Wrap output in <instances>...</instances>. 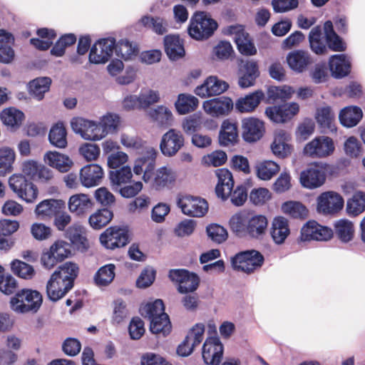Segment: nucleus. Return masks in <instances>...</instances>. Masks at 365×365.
Here are the masks:
<instances>
[{
	"label": "nucleus",
	"mask_w": 365,
	"mask_h": 365,
	"mask_svg": "<svg viewBox=\"0 0 365 365\" xmlns=\"http://www.w3.org/2000/svg\"><path fill=\"white\" fill-rule=\"evenodd\" d=\"M177 202L182 213L190 217H201L208 211L207 202L200 197L186 195L178 197Z\"/></svg>",
	"instance_id": "obj_13"
},
{
	"label": "nucleus",
	"mask_w": 365,
	"mask_h": 365,
	"mask_svg": "<svg viewBox=\"0 0 365 365\" xmlns=\"http://www.w3.org/2000/svg\"><path fill=\"white\" fill-rule=\"evenodd\" d=\"M115 51V39L106 38L98 40L91 48L89 62L94 64L105 63L111 58Z\"/></svg>",
	"instance_id": "obj_14"
},
{
	"label": "nucleus",
	"mask_w": 365,
	"mask_h": 365,
	"mask_svg": "<svg viewBox=\"0 0 365 365\" xmlns=\"http://www.w3.org/2000/svg\"><path fill=\"white\" fill-rule=\"evenodd\" d=\"M104 173L98 164H89L81 169L79 179L86 187H95L101 184Z\"/></svg>",
	"instance_id": "obj_27"
},
{
	"label": "nucleus",
	"mask_w": 365,
	"mask_h": 365,
	"mask_svg": "<svg viewBox=\"0 0 365 365\" xmlns=\"http://www.w3.org/2000/svg\"><path fill=\"white\" fill-rule=\"evenodd\" d=\"M116 55L125 61L136 57L139 50L136 45H133L128 40H121L118 44L115 43Z\"/></svg>",
	"instance_id": "obj_59"
},
{
	"label": "nucleus",
	"mask_w": 365,
	"mask_h": 365,
	"mask_svg": "<svg viewBox=\"0 0 365 365\" xmlns=\"http://www.w3.org/2000/svg\"><path fill=\"white\" fill-rule=\"evenodd\" d=\"M48 140L56 148H65L67 146V130L62 122H58L51 128Z\"/></svg>",
	"instance_id": "obj_43"
},
{
	"label": "nucleus",
	"mask_w": 365,
	"mask_h": 365,
	"mask_svg": "<svg viewBox=\"0 0 365 365\" xmlns=\"http://www.w3.org/2000/svg\"><path fill=\"white\" fill-rule=\"evenodd\" d=\"M239 140V132L237 123L230 119L222 121L218 135V141L220 145L228 147L234 145Z\"/></svg>",
	"instance_id": "obj_28"
},
{
	"label": "nucleus",
	"mask_w": 365,
	"mask_h": 365,
	"mask_svg": "<svg viewBox=\"0 0 365 365\" xmlns=\"http://www.w3.org/2000/svg\"><path fill=\"white\" fill-rule=\"evenodd\" d=\"M15 160V153L9 148H0V176L11 173Z\"/></svg>",
	"instance_id": "obj_61"
},
{
	"label": "nucleus",
	"mask_w": 365,
	"mask_h": 365,
	"mask_svg": "<svg viewBox=\"0 0 365 365\" xmlns=\"http://www.w3.org/2000/svg\"><path fill=\"white\" fill-rule=\"evenodd\" d=\"M115 266L108 264L101 267L93 277L95 284L98 287H106L110 284L115 277Z\"/></svg>",
	"instance_id": "obj_53"
},
{
	"label": "nucleus",
	"mask_w": 365,
	"mask_h": 365,
	"mask_svg": "<svg viewBox=\"0 0 365 365\" xmlns=\"http://www.w3.org/2000/svg\"><path fill=\"white\" fill-rule=\"evenodd\" d=\"M264 262L263 255L255 250L242 251L231 257L232 268L247 274H252L256 270L259 269Z\"/></svg>",
	"instance_id": "obj_4"
},
{
	"label": "nucleus",
	"mask_w": 365,
	"mask_h": 365,
	"mask_svg": "<svg viewBox=\"0 0 365 365\" xmlns=\"http://www.w3.org/2000/svg\"><path fill=\"white\" fill-rule=\"evenodd\" d=\"M290 235L289 220L283 216L273 218L270 227V235L277 245L283 244Z\"/></svg>",
	"instance_id": "obj_32"
},
{
	"label": "nucleus",
	"mask_w": 365,
	"mask_h": 365,
	"mask_svg": "<svg viewBox=\"0 0 365 365\" xmlns=\"http://www.w3.org/2000/svg\"><path fill=\"white\" fill-rule=\"evenodd\" d=\"M329 65L331 75L335 78H342L351 72V63L344 54L331 56Z\"/></svg>",
	"instance_id": "obj_34"
},
{
	"label": "nucleus",
	"mask_w": 365,
	"mask_h": 365,
	"mask_svg": "<svg viewBox=\"0 0 365 365\" xmlns=\"http://www.w3.org/2000/svg\"><path fill=\"white\" fill-rule=\"evenodd\" d=\"M66 236L77 250L84 251L88 248V242L81 226L73 225L68 227Z\"/></svg>",
	"instance_id": "obj_44"
},
{
	"label": "nucleus",
	"mask_w": 365,
	"mask_h": 365,
	"mask_svg": "<svg viewBox=\"0 0 365 365\" xmlns=\"http://www.w3.org/2000/svg\"><path fill=\"white\" fill-rule=\"evenodd\" d=\"M279 165L272 160H264L256 165L257 177L263 180H270L279 171Z\"/></svg>",
	"instance_id": "obj_55"
},
{
	"label": "nucleus",
	"mask_w": 365,
	"mask_h": 365,
	"mask_svg": "<svg viewBox=\"0 0 365 365\" xmlns=\"http://www.w3.org/2000/svg\"><path fill=\"white\" fill-rule=\"evenodd\" d=\"M26 175L14 174L9 179L11 190L26 202H34L38 197V190L36 185L26 178Z\"/></svg>",
	"instance_id": "obj_8"
},
{
	"label": "nucleus",
	"mask_w": 365,
	"mask_h": 365,
	"mask_svg": "<svg viewBox=\"0 0 365 365\" xmlns=\"http://www.w3.org/2000/svg\"><path fill=\"white\" fill-rule=\"evenodd\" d=\"M217 29V22L203 11H197L192 16L188 27L190 36L196 40L207 39Z\"/></svg>",
	"instance_id": "obj_5"
},
{
	"label": "nucleus",
	"mask_w": 365,
	"mask_h": 365,
	"mask_svg": "<svg viewBox=\"0 0 365 365\" xmlns=\"http://www.w3.org/2000/svg\"><path fill=\"white\" fill-rule=\"evenodd\" d=\"M223 345L218 336L207 337L202 346V356L207 365H220L223 356Z\"/></svg>",
	"instance_id": "obj_17"
},
{
	"label": "nucleus",
	"mask_w": 365,
	"mask_h": 365,
	"mask_svg": "<svg viewBox=\"0 0 365 365\" xmlns=\"http://www.w3.org/2000/svg\"><path fill=\"white\" fill-rule=\"evenodd\" d=\"M71 255V244L63 240H57L49 249L43 250L41 257V262L43 267L51 269L58 262H63Z\"/></svg>",
	"instance_id": "obj_6"
},
{
	"label": "nucleus",
	"mask_w": 365,
	"mask_h": 365,
	"mask_svg": "<svg viewBox=\"0 0 365 365\" xmlns=\"http://www.w3.org/2000/svg\"><path fill=\"white\" fill-rule=\"evenodd\" d=\"M63 208H66V202L63 200L46 199L36 205L34 213L37 219L49 221Z\"/></svg>",
	"instance_id": "obj_23"
},
{
	"label": "nucleus",
	"mask_w": 365,
	"mask_h": 365,
	"mask_svg": "<svg viewBox=\"0 0 365 365\" xmlns=\"http://www.w3.org/2000/svg\"><path fill=\"white\" fill-rule=\"evenodd\" d=\"M168 277L171 281L178 284V291L181 294L195 292L200 284L197 274L185 269H170Z\"/></svg>",
	"instance_id": "obj_11"
},
{
	"label": "nucleus",
	"mask_w": 365,
	"mask_h": 365,
	"mask_svg": "<svg viewBox=\"0 0 365 365\" xmlns=\"http://www.w3.org/2000/svg\"><path fill=\"white\" fill-rule=\"evenodd\" d=\"M334 167L324 162H314L300 173L299 181L302 187L307 189H316L323 185L327 173L331 174Z\"/></svg>",
	"instance_id": "obj_2"
},
{
	"label": "nucleus",
	"mask_w": 365,
	"mask_h": 365,
	"mask_svg": "<svg viewBox=\"0 0 365 365\" xmlns=\"http://www.w3.org/2000/svg\"><path fill=\"white\" fill-rule=\"evenodd\" d=\"M216 175L218 182L215 187V193L219 198L225 200L230 197L234 187V180L230 171L225 168L217 169Z\"/></svg>",
	"instance_id": "obj_30"
},
{
	"label": "nucleus",
	"mask_w": 365,
	"mask_h": 365,
	"mask_svg": "<svg viewBox=\"0 0 365 365\" xmlns=\"http://www.w3.org/2000/svg\"><path fill=\"white\" fill-rule=\"evenodd\" d=\"M228 33L235 35L234 40L240 53L245 56H253L257 53V48L250 39L249 34L240 26H230Z\"/></svg>",
	"instance_id": "obj_24"
},
{
	"label": "nucleus",
	"mask_w": 365,
	"mask_h": 365,
	"mask_svg": "<svg viewBox=\"0 0 365 365\" xmlns=\"http://www.w3.org/2000/svg\"><path fill=\"white\" fill-rule=\"evenodd\" d=\"M71 125L73 132L85 140L96 141L103 138V130L96 121L75 117L71 120Z\"/></svg>",
	"instance_id": "obj_10"
},
{
	"label": "nucleus",
	"mask_w": 365,
	"mask_h": 365,
	"mask_svg": "<svg viewBox=\"0 0 365 365\" xmlns=\"http://www.w3.org/2000/svg\"><path fill=\"white\" fill-rule=\"evenodd\" d=\"M317 211L325 215H334L340 212L344 205L342 196L334 191L321 193L317 197Z\"/></svg>",
	"instance_id": "obj_12"
},
{
	"label": "nucleus",
	"mask_w": 365,
	"mask_h": 365,
	"mask_svg": "<svg viewBox=\"0 0 365 365\" xmlns=\"http://www.w3.org/2000/svg\"><path fill=\"white\" fill-rule=\"evenodd\" d=\"M158 152L153 148H146L145 154L138 158L135 161L133 171L136 175H140L143 172H145L150 168V163H151V158L154 157V162H155Z\"/></svg>",
	"instance_id": "obj_62"
},
{
	"label": "nucleus",
	"mask_w": 365,
	"mask_h": 365,
	"mask_svg": "<svg viewBox=\"0 0 365 365\" xmlns=\"http://www.w3.org/2000/svg\"><path fill=\"white\" fill-rule=\"evenodd\" d=\"M130 240V231L127 226L109 227L100 235L101 245L109 250L123 247Z\"/></svg>",
	"instance_id": "obj_7"
},
{
	"label": "nucleus",
	"mask_w": 365,
	"mask_h": 365,
	"mask_svg": "<svg viewBox=\"0 0 365 365\" xmlns=\"http://www.w3.org/2000/svg\"><path fill=\"white\" fill-rule=\"evenodd\" d=\"M299 110V106L297 103H284L267 107L265 114L272 122L283 123L291 120Z\"/></svg>",
	"instance_id": "obj_20"
},
{
	"label": "nucleus",
	"mask_w": 365,
	"mask_h": 365,
	"mask_svg": "<svg viewBox=\"0 0 365 365\" xmlns=\"http://www.w3.org/2000/svg\"><path fill=\"white\" fill-rule=\"evenodd\" d=\"M198 99L190 94H179L175 103L177 111L180 114H186L195 110L198 106Z\"/></svg>",
	"instance_id": "obj_54"
},
{
	"label": "nucleus",
	"mask_w": 365,
	"mask_h": 365,
	"mask_svg": "<svg viewBox=\"0 0 365 365\" xmlns=\"http://www.w3.org/2000/svg\"><path fill=\"white\" fill-rule=\"evenodd\" d=\"M205 111L213 117L228 115L233 108V102L229 97L215 98L203 103Z\"/></svg>",
	"instance_id": "obj_25"
},
{
	"label": "nucleus",
	"mask_w": 365,
	"mask_h": 365,
	"mask_svg": "<svg viewBox=\"0 0 365 365\" xmlns=\"http://www.w3.org/2000/svg\"><path fill=\"white\" fill-rule=\"evenodd\" d=\"M165 51L171 60H178L185 56L182 40L179 36L167 35L164 38Z\"/></svg>",
	"instance_id": "obj_38"
},
{
	"label": "nucleus",
	"mask_w": 365,
	"mask_h": 365,
	"mask_svg": "<svg viewBox=\"0 0 365 365\" xmlns=\"http://www.w3.org/2000/svg\"><path fill=\"white\" fill-rule=\"evenodd\" d=\"M310 47L316 54H324L327 52V46L322 38V28L317 26L312 29L309 35Z\"/></svg>",
	"instance_id": "obj_57"
},
{
	"label": "nucleus",
	"mask_w": 365,
	"mask_h": 365,
	"mask_svg": "<svg viewBox=\"0 0 365 365\" xmlns=\"http://www.w3.org/2000/svg\"><path fill=\"white\" fill-rule=\"evenodd\" d=\"M138 24L144 29L151 30L158 35H163L168 32L167 21L160 16L144 15L138 20Z\"/></svg>",
	"instance_id": "obj_41"
},
{
	"label": "nucleus",
	"mask_w": 365,
	"mask_h": 365,
	"mask_svg": "<svg viewBox=\"0 0 365 365\" xmlns=\"http://www.w3.org/2000/svg\"><path fill=\"white\" fill-rule=\"evenodd\" d=\"M267 218L263 215H255L248 217L247 234L252 238L258 239L262 237L267 231Z\"/></svg>",
	"instance_id": "obj_37"
},
{
	"label": "nucleus",
	"mask_w": 365,
	"mask_h": 365,
	"mask_svg": "<svg viewBox=\"0 0 365 365\" xmlns=\"http://www.w3.org/2000/svg\"><path fill=\"white\" fill-rule=\"evenodd\" d=\"M335 150L332 138L325 135L314 138L307 143L303 154L312 158H324L331 155Z\"/></svg>",
	"instance_id": "obj_9"
},
{
	"label": "nucleus",
	"mask_w": 365,
	"mask_h": 365,
	"mask_svg": "<svg viewBox=\"0 0 365 365\" xmlns=\"http://www.w3.org/2000/svg\"><path fill=\"white\" fill-rule=\"evenodd\" d=\"M79 268L76 263L66 262L60 265L53 273V279L58 278L66 282V290H71L74 286V281L78 277Z\"/></svg>",
	"instance_id": "obj_29"
},
{
	"label": "nucleus",
	"mask_w": 365,
	"mask_h": 365,
	"mask_svg": "<svg viewBox=\"0 0 365 365\" xmlns=\"http://www.w3.org/2000/svg\"><path fill=\"white\" fill-rule=\"evenodd\" d=\"M185 138L182 133L175 129H170L162 137L160 148L165 156H174L183 146Z\"/></svg>",
	"instance_id": "obj_19"
},
{
	"label": "nucleus",
	"mask_w": 365,
	"mask_h": 365,
	"mask_svg": "<svg viewBox=\"0 0 365 365\" xmlns=\"http://www.w3.org/2000/svg\"><path fill=\"white\" fill-rule=\"evenodd\" d=\"M229 88V84L215 76L207 77L201 85L196 87L195 93L201 97L219 96Z\"/></svg>",
	"instance_id": "obj_22"
},
{
	"label": "nucleus",
	"mask_w": 365,
	"mask_h": 365,
	"mask_svg": "<svg viewBox=\"0 0 365 365\" xmlns=\"http://www.w3.org/2000/svg\"><path fill=\"white\" fill-rule=\"evenodd\" d=\"M291 135L283 130L275 133L274 140L271 144L273 154L282 159L291 155L293 152V145L290 143Z\"/></svg>",
	"instance_id": "obj_26"
},
{
	"label": "nucleus",
	"mask_w": 365,
	"mask_h": 365,
	"mask_svg": "<svg viewBox=\"0 0 365 365\" xmlns=\"http://www.w3.org/2000/svg\"><path fill=\"white\" fill-rule=\"evenodd\" d=\"M249 214L245 212H240L232 215L229 221L231 230L237 236H245L248 224Z\"/></svg>",
	"instance_id": "obj_52"
},
{
	"label": "nucleus",
	"mask_w": 365,
	"mask_h": 365,
	"mask_svg": "<svg viewBox=\"0 0 365 365\" xmlns=\"http://www.w3.org/2000/svg\"><path fill=\"white\" fill-rule=\"evenodd\" d=\"M43 302L41 294L30 289H22L10 299V307L16 313H36Z\"/></svg>",
	"instance_id": "obj_3"
},
{
	"label": "nucleus",
	"mask_w": 365,
	"mask_h": 365,
	"mask_svg": "<svg viewBox=\"0 0 365 365\" xmlns=\"http://www.w3.org/2000/svg\"><path fill=\"white\" fill-rule=\"evenodd\" d=\"M265 133L262 120L256 118H247L242 120V138L249 143L259 140Z\"/></svg>",
	"instance_id": "obj_21"
},
{
	"label": "nucleus",
	"mask_w": 365,
	"mask_h": 365,
	"mask_svg": "<svg viewBox=\"0 0 365 365\" xmlns=\"http://www.w3.org/2000/svg\"><path fill=\"white\" fill-rule=\"evenodd\" d=\"M150 160V168L144 172L143 175V180L145 182H150L151 187L155 190L172 188L176 181V173L168 166H163L155 170L154 157L151 158Z\"/></svg>",
	"instance_id": "obj_1"
},
{
	"label": "nucleus",
	"mask_w": 365,
	"mask_h": 365,
	"mask_svg": "<svg viewBox=\"0 0 365 365\" xmlns=\"http://www.w3.org/2000/svg\"><path fill=\"white\" fill-rule=\"evenodd\" d=\"M290 68L297 73H302L312 63L309 53L303 50L290 52L287 56Z\"/></svg>",
	"instance_id": "obj_35"
},
{
	"label": "nucleus",
	"mask_w": 365,
	"mask_h": 365,
	"mask_svg": "<svg viewBox=\"0 0 365 365\" xmlns=\"http://www.w3.org/2000/svg\"><path fill=\"white\" fill-rule=\"evenodd\" d=\"M24 117L22 111L14 107L4 109L0 114L2 123L14 130H16L21 126Z\"/></svg>",
	"instance_id": "obj_45"
},
{
	"label": "nucleus",
	"mask_w": 365,
	"mask_h": 365,
	"mask_svg": "<svg viewBox=\"0 0 365 365\" xmlns=\"http://www.w3.org/2000/svg\"><path fill=\"white\" fill-rule=\"evenodd\" d=\"M150 330L153 334H162L164 336L170 334L171 323L167 314H161L150 320Z\"/></svg>",
	"instance_id": "obj_56"
},
{
	"label": "nucleus",
	"mask_w": 365,
	"mask_h": 365,
	"mask_svg": "<svg viewBox=\"0 0 365 365\" xmlns=\"http://www.w3.org/2000/svg\"><path fill=\"white\" fill-rule=\"evenodd\" d=\"M282 208L284 213L293 218L304 219L308 214L307 207L299 202H286L283 203Z\"/></svg>",
	"instance_id": "obj_60"
},
{
	"label": "nucleus",
	"mask_w": 365,
	"mask_h": 365,
	"mask_svg": "<svg viewBox=\"0 0 365 365\" xmlns=\"http://www.w3.org/2000/svg\"><path fill=\"white\" fill-rule=\"evenodd\" d=\"M93 202L88 195L80 193L70 197L69 210L77 216L86 215L93 207Z\"/></svg>",
	"instance_id": "obj_33"
},
{
	"label": "nucleus",
	"mask_w": 365,
	"mask_h": 365,
	"mask_svg": "<svg viewBox=\"0 0 365 365\" xmlns=\"http://www.w3.org/2000/svg\"><path fill=\"white\" fill-rule=\"evenodd\" d=\"M362 116L363 113L359 107L348 106L341 110L339 118L342 125L352 128L359 123Z\"/></svg>",
	"instance_id": "obj_42"
},
{
	"label": "nucleus",
	"mask_w": 365,
	"mask_h": 365,
	"mask_svg": "<svg viewBox=\"0 0 365 365\" xmlns=\"http://www.w3.org/2000/svg\"><path fill=\"white\" fill-rule=\"evenodd\" d=\"M44 161L61 173L68 172L73 165V162L68 156L56 151L47 152L44 155Z\"/></svg>",
	"instance_id": "obj_39"
},
{
	"label": "nucleus",
	"mask_w": 365,
	"mask_h": 365,
	"mask_svg": "<svg viewBox=\"0 0 365 365\" xmlns=\"http://www.w3.org/2000/svg\"><path fill=\"white\" fill-rule=\"evenodd\" d=\"M21 169L31 180L40 183H49L54 177L52 170L33 160L24 162Z\"/></svg>",
	"instance_id": "obj_15"
},
{
	"label": "nucleus",
	"mask_w": 365,
	"mask_h": 365,
	"mask_svg": "<svg viewBox=\"0 0 365 365\" xmlns=\"http://www.w3.org/2000/svg\"><path fill=\"white\" fill-rule=\"evenodd\" d=\"M132 177L131 169L128 165L109 172L110 182L113 186H115V190H118L119 187L123 185L130 182Z\"/></svg>",
	"instance_id": "obj_50"
},
{
	"label": "nucleus",
	"mask_w": 365,
	"mask_h": 365,
	"mask_svg": "<svg viewBox=\"0 0 365 365\" xmlns=\"http://www.w3.org/2000/svg\"><path fill=\"white\" fill-rule=\"evenodd\" d=\"M324 32L326 43L331 51L341 52L346 50V43L335 32L332 21L328 20L324 22Z\"/></svg>",
	"instance_id": "obj_36"
},
{
	"label": "nucleus",
	"mask_w": 365,
	"mask_h": 365,
	"mask_svg": "<svg viewBox=\"0 0 365 365\" xmlns=\"http://www.w3.org/2000/svg\"><path fill=\"white\" fill-rule=\"evenodd\" d=\"M264 98V94L263 91L261 90L256 91L244 98H239L235 104L236 109L240 113L252 112Z\"/></svg>",
	"instance_id": "obj_40"
},
{
	"label": "nucleus",
	"mask_w": 365,
	"mask_h": 365,
	"mask_svg": "<svg viewBox=\"0 0 365 365\" xmlns=\"http://www.w3.org/2000/svg\"><path fill=\"white\" fill-rule=\"evenodd\" d=\"M316 120L323 132L336 130L334 114L329 106L317 108Z\"/></svg>",
	"instance_id": "obj_46"
},
{
	"label": "nucleus",
	"mask_w": 365,
	"mask_h": 365,
	"mask_svg": "<svg viewBox=\"0 0 365 365\" xmlns=\"http://www.w3.org/2000/svg\"><path fill=\"white\" fill-rule=\"evenodd\" d=\"M113 212L111 210L106 207L96 210L90 215L88 222L94 230H101L106 227L113 219Z\"/></svg>",
	"instance_id": "obj_48"
},
{
	"label": "nucleus",
	"mask_w": 365,
	"mask_h": 365,
	"mask_svg": "<svg viewBox=\"0 0 365 365\" xmlns=\"http://www.w3.org/2000/svg\"><path fill=\"white\" fill-rule=\"evenodd\" d=\"M333 236L331 228L322 226L314 220L308 221L301 229L299 239L302 242L327 241Z\"/></svg>",
	"instance_id": "obj_16"
},
{
	"label": "nucleus",
	"mask_w": 365,
	"mask_h": 365,
	"mask_svg": "<svg viewBox=\"0 0 365 365\" xmlns=\"http://www.w3.org/2000/svg\"><path fill=\"white\" fill-rule=\"evenodd\" d=\"M11 268L14 274L23 279H31L35 274L33 266L19 259L11 262Z\"/></svg>",
	"instance_id": "obj_64"
},
{
	"label": "nucleus",
	"mask_w": 365,
	"mask_h": 365,
	"mask_svg": "<svg viewBox=\"0 0 365 365\" xmlns=\"http://www.w3.org/2000/svg\"><path fill=\"white\" fill-rule=\"evenodd\" d=\"M205 326L203 324H196L188 331L182 342L177 348V354L181 356H187L192 354L195 346L203 340Z\"/></svg>",
	"instance_id": "obj_18"
},
{
	"label": "nucleus",
	"mask_w": 365,
	"mask_h": 365,
	"mask_svg": "<svg viewBox=\"0 0 365 365\" xmlns=\"http://www.w3.org/2000/svg\"><path fill=\"white\" fill-rule=\"evenodd\" d=\"M346 213L350 217H356L365 211V192H356L347 200L346 207Z\"/></svg>",
	"instance_id": "obj_49"
},
{
	"label": "nucleus",
	"mask_w": 365,
	"mask_h": 365,
	"mask_svg": "<svg viewBox=\"0 0 365 365\" xmlns=\"http://www.w3.org/2000/svg\"><path fill=\"white\" fill-rule=\"evenodd\" d=\"M15 38L12 34L0 29V63H11L15 58V51L13 46Z\"/></svg>",
	"instance_id": "obj_31"
},
{
	"label": "nucleus",
	"mask_w": 365,
	"mask_h": 365,
	"mask_svg": "<svg viewBox=\"0 0 365 365\" xmlns=\"http://www.w3.org/2000/svg\"><path fill=\"white\" fill-rule=\"evenodd\" d=\"M51 79L48 77L36 78L29 83L30 93L38 100L43 98L44 93L48 91Z\"/></svg>",
	"instance_id": "obj_58"
},
{
	"label": "nucleus",
	"mask_w": 365,
	"mask_h": 365,
	"mask_svg": "<svg viewBox=\"0 0 365 365\" xmlns=\"http://www.w3.org/2000/svg\"><path fill=\"white\" fill-rule=\"evenodd\" d=\"M336 236L343 242H349L354 237V224L346 219H341L336 222L334 225Z\"/></svg>",
	"instance_id": "obj_51"
},
{
	"label": "nucleus",
	"mask_w": 365,
	"mask_h": 365,
	"mask_svg": "<svg viewBox=\"0 0 365 365\" xmlns=\"http://www.w3.org/2000/svg\"><path fill=\"white\" fill-rule=\"evenodd\" d=\"M66 282L56 278L53 279V274L46 284V294L52 302H57L62 299L70 290L65 291Z\"/></svg>",
	"instance_id": "obj_47"
},
{
	"label": "nucleus",
	"mask_w": 365,
	"mask_h": 365,
	"mask_svg": "<svg viewBox=\"0 0 365 365\" xmlns=\"http://www.w3.org/2000/svg\"><path fill=\"white\" fill-rule=\"evenodd\" d=\"M77 38L73 34H66L61 36L51 50V53L55 56H62L67 47L73 45Z\"/></svg>",
	"instance_id": "obj_63"
}]
</instances>
